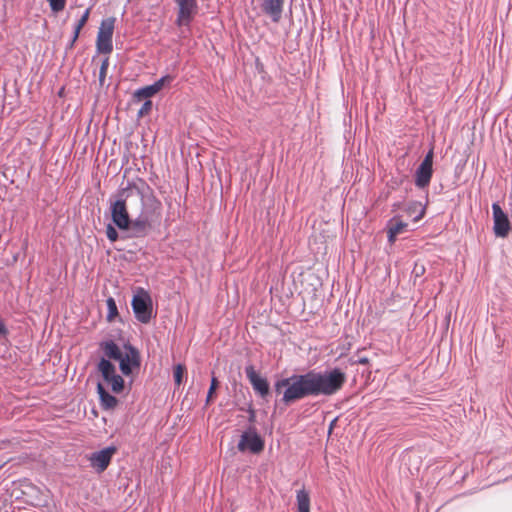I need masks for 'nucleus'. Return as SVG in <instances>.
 I'll return each instance as SVG.
<instances>
[{
    "mask_svg": "<svg viewBox=\"0 0 512 512\" xmlns=\"http://www.w3.org/2000/svg\"><path fill=\"white\" fill-rule=\"evenodd\" d=\"M90 8H87L85 10V12L83 13V15L80 17V19L78 20L75 28H74V33H73V37H72V40H71V44H70V48H72L74 46V43L77 41L78 37H79V34L81 32V29L85 26V24L87 23L88 19H89V16H90Z\"/></svg>",
    "mask_w": 512,
    "mask_h": 512,
    "instance_id": "obj_19",
    "label": "nucleus"
},
{
    "mask_svg": "<svg viewBox=\"0 0 512 512\" xmlns=\"http://www.w3.org/2000/svg\"><path fill=\"white\" fill-rule=\"evenodd\" d=\"M116 19L108 17L101 21L97 33L96 48L101 54H110L113 50L112 37Z\"/></svg>",
    "mask_w": 512,
    "mask_h": 512,
    "instance_id": "obj_3",
    "label": "nucleus"
},
{
    "mask_svg": "<svg viewBox=\"0 0 512 512\" xmlns=\"http://www.w3.org/2000/svg\"><path fill=\"white\" fill-rule=\"evenodd\" d=\"M296 501L298 512H310V495L305 488L297 491Z\"/></svg>",
    "mask_w": 512,
    "mask_h": 512,
    "instance_id": "obj_17",
    "label": "nucleus"
},
{
    "mask_svg": "<svg viewBox=\"0 0 512 512\" xmlns=\"http://www.w3.org/2000/svg\"><path fill=\"white\" fill-rule=\"evenodd\" d=\"M7 334V328L3 321L0 320V335H6Z\"/></svg>",
    "mask_w": 512,
    "mask_h": 512,
    "instance_id": "obj_31",
    "label": "nucleus"
},
{
    "mask_svg": "<svg viewBox=\"0 0 512 512\" xmlns=\"http://www.w3.org/2000/svg\"><path fill=\"white\" fill-rule=\"evenodd\" d=\"M90 8H87L85 10V12L83 13V15L80 17V19L78 20L75 28H74V33H73V37H72V40H71V44H70V48H72L74 46V43L77 41L78 37H79V34L81 32V29L85 26V24L87 23L88 19H89V16H90Z\"/></svg>",
    "mask_w": 512,
    "mask_h": 512,
    "instance_id": "obj_20",
    "label": "nucleus"
},
{
    "mask_svg": "<svg viewBox=\"0 0 512 512\" xmlns=\"http://www.w3.org/2000/svg\"><path fill=\"white\" fill-rule=\"evenodd\" d=\"M173 80L174 76L165 75L161 77L159 80H157L154 84L136 90L135 97H137L139 100L153 97L158 92H160L164 87L170 86Z\"/></svg>",
    "mask_w": 512,
    "mask_h": 512,
    "instance_id": "obj_11",
    "label": "nucleus"
},
{
    "mask_svg": "<svg viewBox=\"0 0 512 512\" xmlns=\"http://www.w3.org/2000/svg\"><path fill=\"white\" fill-rule=\"evenodd\" d=\"M117 449L113 446L94 452L89 456L91 467L98 473L104 472L109 466Z\"/></svg>",
    "mask_w": 512,
    "mask_h": 512,
    "instance_id": "obj_8",
    "label": "nucleus"
},
{
    "mask_svg": "<svg viewBox=\"0 0 512 512\" xmlns=\"http://www.w3.org/2000/svg\"><path fill=\"white\" fill-rule=\"evenodd\" d=\"M245 373L254 391L261 397H266L269 394V384L267 379L257 373L253 365L247 366L245 368Z\"/></svg>",
    "mask_w": 512,
    "mask_h": 512,
    "instance_id": "obj_13",
    "label": "nucleus"
},
{
    "mask_svg": "<svg viewBox=\"0 0 512 512\" xmlns=\"http://www.w3.org/2000/svg\"><path fill=\"white\" fill-rule=\"evenodd\" d=\"M98 371L114 393L119 394L124 390V380L109 360L102 358L98 363Z\"/></svg>",
    "mask_w": 512,
    "mask_h": 512,
    "instance_id": "obj_5",
    "label": "nucleus"
},
{
    "mask_svg": "<svg viewBox=\"0 0 512 512\" xmlns=\"http://www.w3.org/2000/svg\"><path fill=\"white\" fill-rule=\"evenodd\" d=\"M387 237L391 245H393L397 239V236L407 232L408 223L403 220L402 216L395 215L387 222Z\"/></svg>",
    "mask_w": 512,
    "mask_h": 512,
    "instance_id": "obj_14",
    "label": "nucleus"
},
{
    "mask_svg": "<svg viewBox=\"0 0 512 512\" xmlns=\"http://www.w3.org/2000/svg\"><path fill=\"white\" fill-rule=\"evenodd\" d=\"M136 319L141 323H148L152 318V301L150 295L143 289L135 295L131 302Z\"/></svg>",
    "mask_w": 512,
    "mask_h": 512,
    "instance_id": "obj_4",
    "label": "nucleus"
},
{
    "mask_svg": "<svg viewBox=\"0 0 512 512\" xmlns=\"http://www.w3.org/2000/svg\"><path fill=\"white\" fill-rule=\"evenodd\" d=\"M492 211L494 220V233L497 237L504 238L509 234L511 230L510 221L498 203L492 204Z\"/></svg>",
    "mask_w": 512,
    "mask_h": 512,
    "instance_id": "obj_9",
    "label": "nucleus"
},
{
    "mask_svg": "<svg viewBox=\"0 0 512 512\" xmlns=\"http://www.w3.org/2000/svg\"><path fill=\"white\" fill-rule=\"evenodd\" d=\"M284 0H261V10L277 23L282 17Z\"/></svg>",
    "mask_w": 512,
    "mask_h": 512,
    "instance_id": "obj_15",
    "label": "nucleus"
},
{
    "mask_svg": "<svg viewBox=\"0 0 512 512\" xmlns=\"http://www.w3.org/2000/svg\"><path fill=\"white\" fill-rule=\"evenodd\" d=\"M433 149H431L418 167L415 175V185L419 188H425L429 185L433 175Z\"/></svg>",
    "mask_w": 512,
    "mask_h": 512,
    "instance_id": "obj_7",
    "label": "nucleus"
},
{
    "mask_svg": "<svg viewBox=\"0 0 512 512\" xmlns=\"http://www.w3.org/2000/svg\"><path fill=\"white\" fill-rule=\"evenodd\" d=\"M135 190H136V191H138V188H137L135 185H130V186H128L127 188H125V189H123V190L121 191V196H123V197L127 198V197H129V196L133 193V191H135Z\"/></svg>",
    "mask_w": 512,
    "mask_h": 512,
    "instance_id": "obj_29",
    "label": "nucleus"
},
{
    "mask_svg": "<svg viewBox=\"0 0 512 512\" xmlns=\"http://www.w3.org/2000/svg\"><path fill=\"white\" fill-rule=\"evenodd\" d=\"M108 67H109V57H106L105 59H103V61L101 63L100 71H99V82H100L101 86L105 82Z\"/></svg>",
    "mask_w": 512,
    "mask_h": 512,
    "instance_id": "obj_24",
    "label": "nucleus"
},
{
    "mask_svg": "<svg viewBox=\"0 0 512 512\" xmlns=\"http://www.w3.org/2000/svg\"><path fill=\"white\" fill-rule=\"evenodd\" d=\"M355 363L361 364V365H368L370 363V360L367 357H361L357 361L352 362V364H355Z\"/></svg>",
    "mask_w": 512,
    "mask_h": 512,
    "instance_id": "obj_30",
    "label": "nucleus"
},
{
    "mask_svg": "<svg viewBox=\"0 0 512 512\" xmlns=\"http://www.w3.org/2000/svg\"><path fill=\"white\" fill-rule=\"evenodd\" d=\"M106 303L108 308L107 320L111 322L118 315L117 305L112 297H109Z\"/></svg>",
    "mask_w": 512,
    "mask_h": 512,
    "instance_id": "obj_22",
    "label": "nucleus"
},
{
    "mask_svg": "<svg viewBox=\"0 0 512 512\" xmlns=\"http://www.w3.org/2000/svg\"><path fill=\"white\" fill-rule=\"evenodd\" d=\"M134 225H135V226H142L143 224H142V223H140V222H138V221H136V222L134 223Z\"/></svg>",
    "mask_w": 512,
    "mask_h": 512,
    "instance_id": "obj_32",
    "label": "nucleus"
},
{
    "mask_svg": "<svg viewBox=\"0 0 512 512\" xmlns=\"http://www.w3.org/2000/svg\"><path fill=\"white\" fill-rule=\"evenodd\" d=\"M152 108V102L150 100H147L143 106L141 107V109L139 110V115L140 116H143L145 114H148L150 112Z\"/></svg>",
    "mask_w": 512,
    "mask_h": 512,
    "instance_id": "obj_28",
    "label": "nucleus"
},
{
    "mask_svg": "<svg viewBox=\"0 0 512 512\" xmlns=\"http://www.w3.org/2000/svg\"><path fill=\"white\" fill-rule=\"evenodd\" d=\"M177 5L175 24L178 27H189L198 12L197 0H174Z\"/></svg>",
    "mask_w": 512,
    "mask_h": 512,
    "instance_id": "obj_6",
    "label": "nucleus"
},
{
    "mask_svg": "<svg viewBox=\"0 0 512 512\" xmlns=\"http://www.w3.org/2000/svg\"><path fill=\"white\" fill-rule=\"evenodd\" d=\"M51 10L58 13L65 8L66 0H48Z\"/></svg>",
    "mask_w": 512,
    "mask_h": 512,
    "instance_id": "obj_25",
    "label": "nucleus"
},
{
    "mask_svg": "<svg viewBox=\"0 0 512 512\" xmlns=\"http://www.w3.org/2000/svg\"><path fill=\"white\" fill-rule=\"evenodd\" d=\"M186 373V367L183 364H177L173 369L174 381L177 386H180L183 381L184 374Z\"/></svg>",
    "mask_w": 512,
    "mask_h": 512,
    "instance_id": "obj_21",
    "label": "nucleus"
},
{
    "mask_svg": "<svg viewBox=\"0 0 512 512\" xmlns=\"http://www.w3.org/2000/svg\"><path fill=\"white\" fill-rule=\"evenodd\" d=\"M100 348L107 358L119 362L120 370L126 376L130 375L133 369L140 367L139 352L130 345L125 346V351L123 352L115 342L110 340L102 342Z\"/></svg>",
    "mask_w": 512,
    "mask_h": 512,
    "instance_id": "obj_2",
    "label": "nucleus"
},
{
    "mask_svg": "<svg viewBox=\"0 0 512 512\" xmlns=\"http://www.w3.org/2000/svg\"><path fill=\"white\" fill-rule=\"evenodd\" d=\"M90 8H87L85 10V12L83 13V15L80 17V19L78 20L75 28H74V33H73V37H72V40H71V44H70V48H72L74 46V43L77 41L78 37H79V34L81 32V29L85 26V24L87 23L88 19H89V16H90Z\"/></svg>",
    "mask_w": 512,
    "mask_h": 512,
    "instance_id": "obj_18",
    "label": "nucleus"
},
{
    "mask_svg": "<svg viewBox=\"0 0 512 512\" xmlns=\"http://www.w3.org/2000/svg\"><path fill=\"white\" fill-rule=\"evenodd\" d=\"M106 236L111 242H115L118 239V232L111 224L106 228Z\"/></svg>",
    "mask_w": 512,
    "mask_h": 512,
    "instance_id": "obj_27",
    "label": "nucleus"
},
{
    "mask_svg": "<svg viewBox=\"0 0 512 512\" xmlns=\"http://www.w3.org/2000/svg\"><path fill=\"white\" fill-rule=\"evenodd\" d=\"M346 380V374L338 368L325 372L310 370L283 378L274 388L276 393L282 394V402L290 405L309 396H332L343 388Z\"/></svg>",
    "mask_w": 512,
    "mask_h": 512,
    "instance_id": "obj_1",
    "label": "nucleus"
},
{
    "mask_svg": "<svg viewBox=\"0 0 512 512\" xmlns=\"http://www.w3.org/2000/svg\"><path fill=\"white\" fill-rule=\"evenodd\" d=\"M111 215L114 224L122 230L128 229L130 225V218L126 208L124 199L117 200L112 204Z\"/></svg>",
    "mask_w": 512,
    "mask_h": 512,
    "instance_id": "obj_12",
    "label": "nucleus"
},
{
    "mask_svg": "<svg viewBox=\"0 0 512 512\" xmlns=\"http://www.w3.org/2000/svg\"><path fill=\"white\" fill-rule=\"evenodd\" d=\"M218 386H219V381L217 380L216 377L213 376L211 379L210 388L207 393L206 405H209L213 401L214 394H215V391L218 388Z\"/></svg>",
    "mask_w": 512,
    "mask_h": 512,
    "instance_id": "obj_23",
    "label": "nucleus"
},
{
    "mask_svg": "<svg viewBox=\"0 0 512 512\" xmlns=\"http://www.w3.org/2000/svg\"><path fill=\"white\" fill-rule=\"evenodd\" d=\"M417 208H419V214L414 218V221H418L420 220L424 214H425V209L421 207V205L419 203H412L409 205L408 207V211L411 212V211H415Z\"/></svg>",
    "mask_w": 512,
    "mask_h": 512,
    "instance_id": "obj_26",
    "label": "nucleus"
},
{
    "mask_svg": "<svg viewBox=\"0 0 512 512\" xmlns=\"http://www.w3.org/2000/svg\"><path fill=\"white\" fill-rule=\"evenodd\" d=\"M238 450L244 452L246 450L258 454L264 449V442L255 431L244 432L238 443Z\"/></svg>",
    "mask_w": 512,
    "mask_h": 512,
    "instance_id": "obj_10",
    "label": "nucleus"
},
{
    "mask_svg": "<svg viewBox=\"0 0 512 512\" xmlns=\"http://www.w3.org/2000/svg\"><path fill=\"white\" fill-rule=\"evenodd\" d=\"M97 392L100 398L101 406L104 409H114L117 406V398L109 394L101 383H98L97 385Z\"/></svg>",
    "mask_w": 512,
    "mask_h": 512,
    "instance_id": "obj_16",
    "label": "nucleus"
}]
</instances>
